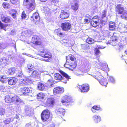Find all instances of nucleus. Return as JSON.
Here are the masks:
<instances>
[{
  "mask_svg": "<svg viewBox=\"0 0 127 127\" xmlns=\"http://www.w3.org/2000/svg\"><path fill=\"white\" fill-rule=\"evenodd\" d=\"M8 78L6 75H3L0 76V81L2 83H6L8 81Z\"/></svg>",
  "mask_w": 127,
  "mask_h": 127,
  "instance_id": "obj_30",
  "label": "nucleus"
},
{
  "mask_svg": "<svg viewBox=\"0 0 127 127\" xmlns=\"http://www.w3.org/2000/svg\"><path fill=\"white\" fill-rule=\"evenodd\" d=\"M118 42V37L113 35L110 40V43L113 46L116 45Z\"/></svg>",
  "mask_w": 127,
  "mask_h": 127,
  "instance_id": "obj_14",
  "label": "nucleus"
},
{
  "mask_svg": "<svg viewBox=\"0 0 127 127\" xmlns=\"http://www.w3.org/2000/svg\"><path fill=\"white\" fill-rule=\"evenodd\" d=\"M8 61L7 59H1L0 60V64L2 66L7 65L8 64Z\"/></svg>",
  "mask_w": 127,
  "mask_h": 127,
  "instance_id": "obj_26",
  "label": "nucleus"
},
{
  "mask_svg": "<svg viewBox=\"0 0 127 127\" xmlns=\"http://www.w3.org/2000/svg\"><path fill=\"white\" fill-rule=\"evenodd\" d=\"M70 60H68V62H72L76 61V58L74 56L71 54H69L68 56Z\"/></svg>",
  "mask_w": 127,
  "mask_h": 127,
  "instance_id": "obj_38",
  "label": "nucleus"
},
{
  "mask_svg": "<svg viewBox=\"0 0 127 127\" xmlns=\"http://www.w3.org/2000/svg\"><path fill=\"white\" fill-rule=\"evenodd\" d=\"M101 69L104 71H109L108 66L106 65H102Z\"/></svg>",
  "mask_w": 127,
  "mask_h": 127,
  "instance_id": "obj_45",
  "label": "nucleus"
},
{
  "mask_svg": "<svg viewBox=\"0 0 127 127\" xmlns=\"http://www.w3.org/2000/svg\"><path fill=\"white\" fill-rule=\"evenodd\" d=\"M34 69L35 67L34 65L29 64L27 65L26 69L27 72L29 73L32 72Z\"/></svg>",
  "mask_w": 127,
  "mask_h": 127,
  "instance_id": "obj_19",
  "label": "nucleus"
},
{
  "mask_svg": "<svg viewBox=\"0 0 127 127\" xmlns=\"http://www.w3.org/2000/svg\"><path fill=\"white\" fill-rule=\"evenodd\" d=\"M55 103L54 99L52 97L49 98H47L46 101V103L48 106H52Z\"/></svg>",
  "mask_w": 127,
  "mask_h": 127,
  "instance_id": "obj_17",
  "label": "nucleus"
},
{
  "mask_svg": "<svg viewBox=\"0 0 127 127\" xmlns=\"http://www.w3.org/2000/svg\"><path fill=\"white\" fill-rule=\"evenodd\" d=\"M71 97L68 95H65L63 96L61 99V102L62 103L68 105V104L72 102Z\"/></svg>",
  "mask_w": 127,
  "mask_h": 127,
  "instance_id": "obj_8",
  "label": "nucleus"
},
{
  "mask_svg": "<svg viewBox=\"0 0 127 127\" xmlns=\"http://www.w3.org/2000/svg\"><path fill=\"white\" fill-rule=\"evenodd\" d=\"M93 76L99 82L103 78V77L101 75V73L98 72H96L93 75Z\"/></svg>",
  "mask_w": 127,
  "mask_h": 127,
  "instance_id": "obj_22",
  "label": "nucleus"
},
{
  "mask_svg": "<svg viewBox=\"0 0 127 127\" xmlns=\"http://www.w3.org/2000/svg\"><path fill=\"white\" fill-rule=\"evenodd\" d=\"M104 48V47H102L101 46H99L98 47V48H95L94 50L95 54L96 55H98L100 53V52L99 49H101Z\"/></svg>",
  "mask_w": 127,
  "mask_h": 127,
  "instance_id": "obj_39",
  "label": "nucleus"
},
{
  "mask_svg": "<svg viewBox=\"0 0 127 127\" xmlns=\"http://www.w3.org/2000/svg\"><path fill=\"white\" fill-rule=\"evenodd\" d=\"M94 18H95L94 19V20L95 21H98V22H99L100 19L99 18V17L98 15H96L94 16L92 18V19H93Z\"/></svg>",
  "mask_w": 127,
  "mask_h": 127,
  "instance_id": "obj_54",
  "label": "nucleus"
},
{
  "mask_svg": "<svg viewBox=\"0 0 127 127\" xmlns=\"http://www.w3.org/2000/svg\"><path fill=\"white\" fill-rule=\"evenodd\" d=\"M61 27L62 30L58 28L55 30L54 32L58 36L60 37H64L66 34L62 32V30L64 32H67L70 30L71 27V22H66L61 24Z\"/></svg>",
  "mask_w": 127,
  "mask_h": 127,
  "instance_id": "obj_1",
  "label": "nucleus"
},
{
  "mask_svg": "<svg viewBox=\"0 0 127 127\" xmlns=\"http://www.w3.org/2000/svg\"><path fill=\"white\" fill-rule=\"evenodd\" d=\"M59 1V0H52L51 3L55 4L56 3H58Z\"/></svg>",
  "mask_w": 127,
  "mask_h": 127,
  "instance_id": "obj_56",
  "label": "nucleus"
},
{
  "mask_svg": "<svg viewBox=\"0 0 127 127\" xmlns=\"http://www.w3.org/2000/svg\"><path fill=\"white\" fill-rule=\"evenodd\" d=\"M55 125L53 124H52L51 125L46 127L45 126H43V127H55Z\"/></svg>",
  "mask_w": 127,
  "mask_h": 127,
  "instance_id": "obj_57",
  "label": "nucleus"
},
{
  "mask_svg": "<svg viewBox=\"0 0 127 127\" xmlns=\"http://www.w3.org/2000/svg\"><path fill=\"white\" fill-rule=\"evenodd\" d=\"M84 21L86 23H88L89 22V21L88 19H86L84 20Z\"/></svg>",
  "mask_w": 127,
  "mask_h": 127,
  "instance_id": "obj_59",
  "label": "nucleus"
},
{
  "mask_svg": "<svg viewBox=\"0 0 127 127\" xmlns=\"http://www.w3.org/2000/svg\"><path fill=\"white\" fill-rule=\"evenodd\" d=\"M12 103H16L20 101V99L19 97L16 95L12 96Z\"/></svg>",
  "mask_w": 127,
  "mask_h": 127,
  "instance_id": "obj_33",
  "label": "nucleus"
},
{
  "mask_svg": "<svg viewBox=\"0 0 127 127\" xmlns=\"http://www.w3.org/2000/svg\"><path fill=\"white\" fill-rule=\"evenodd\" d=\"M47 83L48 86H51L53 85L52 79H50L48 80L47 82Z\"/></svg>",
  "mask_w": 127,
  "mask_h": 127,
  "instance_id": "obj_51",
  "label": "nucleus"
},
{
  "mask_svg": "<svg viewBox=\"0 0 127 127\" xmlns=\"http://www.w3.org/2000/svg\"><path fill=\"white\" fill-rule=\"evenodd\" d=\"M7 86L4 87L3 86H1L0 87V90L3 92H6L7 91Z\"/></svg>",
  "mask_w": 127,
  "mask_h": 127,
  "instance_id": "obj_46",
  "label": "nucleus"
},
{
  "mask_svg": "<svg viewBox=\"0 0 127 127\" xmlns=\"http://www.w3.org/2000/svg\"><path fill=\"white\" fill-rule=\"evenodd\" d=\"M10 2L13 5H17L20 3L19 0H9Z\"/></svg>",
  "mask_w": 127,
  "mask_h": 127,
  "instance_id": "obj_43",
  "label": "nucleus"
},
{
  "mask_svg": "<svg viewBox=\"0 0 127 127\" xmlns=\"http://www.w3.org/2000/svg\"><path fill=\"white\" fill-rule=\"evenodd\" d=\"M77 66V61L70 62H68V60L66 59L65 63L64 64V66L68 68L70 70L73 71L74 69L76 68Z\"/></svg>",
  "mask_w": 127,
  "mask_h": 127,
  "instance_id": "obj_6",
  "label": "nucleus"
},
{
  "mask_svg": "<svg viewBox=\"0 0 127 127\" xmlns=\"http://www.w3.org/2000/svg\"><path fill=\"white\" fill-rule=\"evenodd\" d=\"M41 119L43 122H48L51 121L52 117L50 115L49 110L46 109L43 110L40 115Z\"/></svg>",
  "mask_w": 127,
  "mask_h": 127,
  "instance_id": "obj_3",
  "label": "nucleus"
},
{
  "mask_svg": "<svg viewBox=\"0 0 127 127\" xmlns=\"http://www.w3.org/2000/svg\"><path fill=\"white\" fill-rule=\"evenodd\" d=\"M106 10H104L102 12V17H101V18L102 19H103L106 17Z\"/></svg>",
  "mask_w": 127,
  "mask_h": 127,
  "instance_id": "obj_52",
  "label": "nucleus"
},
{
  "mask_svg": "<svg viewBox=\"0 0 127 127\" xmlns=\"http://www.w3.org/2000/svg\"><path fill=\"white\" fill-rule=\"evenodd\" d=\"M11 11L12 13H13L11 14V16L14 18L15 19L16 17V11L14 9H12L11 10Z\"/></svg>",
  "mask_w": 127,
  "mask_h": 127,
  "instance_id": "obj_44",
  "label": "nucleus"
},
{
  "mask_svg": "<svg viewBox=\"0 0 127 127\" xmlns=\"http://www.w3.org/2000/svg\"><path fill=\"white\" fill-rule=\"evenodd\" d=\"M31 42L36 46H41L42 44L41 36L40 35H34L32 37Z\"/></svg>",
  "mask_w": 127,
  "mask_h": 127,
  "instance_id": "obj_5",
  "label": "nucleus"
},
{
  "mask_svg": "<svg viewBox=\"0 0 127 127\" xmlns=\"http://www.w3.org/2000/svg\"><path fill=\"white\" fill-rule=\"evenodd\" d=\"M26 127H32L31 124L30 123H28L26 125Z\"/></svg>",
  "mask_w": 127,
  "mask_h": 127,
  "instance_id": "obj_58",
  "label": "nucleus"
},
{
  "mask_svg": "<svg viewBox=\"0 0 127 127\" xmlns=\"http://www.w3.org/2000/svg\"><path fill=\"white\" fill-rule=\"evenodd\" d=\"M103 23V21H102V22H101V23Z\"/></svg>",
  "mask_w": 127,
  "mask_h": 127,
  "instance_id": "obj_62",
  "label": "nucleus"
},
{
  "mask_svg": "<svg viewBox=\"0 0 127 127\" xmlns=\"http://www.w3.org/2000/svg\"><path fill=\"white\" fill-rule=\"evenodd\" d=\"M27 17V15L25 12L23 11L22 12L21 15V18L22 19H25Z\"/></svg>",
  "mask_w": 127,
  "mask_h": 127,
  "instance_id": "obj_49",
  "label": "nucleus"
},
{
  "mask_svg": "<svg viewBox=\"0 0 127 127\" xmlns=\"http://www.w3.org/2000/svg\"><path fill=\"white\" fill-rule=\"evenodd\" d=\"M12 96L11 95H8L6 96L5 100L6 102L11 103H12Z\"/></svg>",
  "mask_w": 127,
  "mask_h": 127,
  "instance_id": "obj_28",
  "label": "nucleus"
},
{
  "mask_svg": "<svg viewBox=\"0 0 127 127\" xmlns=\"http://www.w3.org/2000/svg\"><path fill=\"white\" fill-rule=\"evenodd\" d=\"M79 87L82 93L87 92L89 90V85L87 84H84L81 85H79Z\"/></svg>",
  "mask_w": 127,
  "mask_h": 127,
  "instance_id": "obj_10",
  "label": "nucleus"
},
{
  "mask_svg": "<svg viewBox=\"0 0 127 127\" xmlns=\"http://www.w3.org/2000/svg\"><path fill=\"white\" fill-rule=\"evenodd\" d=\"M69 13L65 12V10H64L62 11L60 15V17L63 19H67L69 17Z\"/></svg>",
  "mask_w": 127,
  "mask_h": 127,
  "instance_id": "obj_15",
  "label": "nucleus"
},
{
  "mask_svg": "<svg viewBox=\"0 0 127 127\" xmlns=\"http://www.w3.org/2000/svg\"><path fill=\"white\" fill-rule=\"evenodd\" d=\"M86 42L87 43L89 44H92L94 43L95 41L93 39L88 37L87 39Z\"/></svg>",
  "mask_w": 127,
  "mask_h": 127,
  "instance_id": "obj_37",
  "label": "nucleus"
},
{
  "mask_svg": "<svg viewBox=\"0 0 127 127\" xmlns=\"http://www.w3.org/2000/svg\"><path fill=\"white\" fill-rule=\"evenodd\" d=\"M116 24L115 22L112 21L109 22V29L110 31H115L116 30Z\"/></svg>",
  "mask_w": 127,
  "mask_h": 127,
  "instance_id": "obj_24",
  "label": "nucleus"
},
{
  "mask_svg": "<svg viewBox=\"0 0 127 127\" xmlns=\"http://www.w3.org/2000/svg\"><path fill=\"white\" fill-rule=\"evenodd\" d=\"M32 76L34 77H38L40 76V74L36 70H34L32 72Z\"/></svg>",
  "mask_w": 127,
  "mask_h": 127,
  "instance_id": "obj_32",
  "label": "nucleus"
},
{
  "mask_svg": "<svg viewBox=\"0 0 127 127\" xmlns=\"http://www.w3.org/2000/svg\"><path fill=\"white\" fill-rule=\"evenodd\" d=\"M15 70V68H10L8 69L7 73L8 74L11 75L14 73Z\"/></svg>",
  "mask_w": 127,
  "mask_h": 127,
  "instance_id": "obj_41",
  "label": "nucleus"
},
{
  "mask_svg": "<svg viewBox=\"0 0 127 127\" xmlns=\"http://www.w3.org/2000/svg\"><path fill=\"white\" fill-rule=\"evenodd\" d=\"M115 9L116 14L121 15L120 17L122 18L127 19V12H124L125 8L121 4H117Z\"/></svg>",
  "mask_w": 127,
  "mask_h": 127,
  "instance_id": "obj_2",
  "label": "nucleus"
},
{
  "mask_svg": "<svg viewBox=\"0 0 127 127\" xmlns=\"http://www.w3.org/2000/svg\"><path fill=\"white\" fill-rule=\"evenodd\" d=\"M37 99L39 100H41L44 99L45 96V95L44 93H40L37 95Z\"/></svg>",
  "mask_w": 127,
  "mask_h": 127,
  "instance_id": "obj_27",
  "label": "nucleus"
},
{
  "mask_svg": "<svg viewBox=\"0 0 127 127\" xmlns=\"http://www.w3.org/2000/svg\"><path fill=\"white\" fill-rule=\"evenodd\" d=\"M93 119L95 122L96 123H98L101 121V118L99 116L94 115L93 117Z\"/></svg>",
  "mask_w": 127,
  "mask_h": 127,
  "instance_id": "obj_35",
  "label": "nucleus"
},
{
  "mask_svg": "<svg viewBox=\"0 0 127 127\" xmlns=\"http://www.w3.org/2000/svg\"><path fill=\"white\" fill-rule=\"evenodd\" d=\"M5 113L4 110L2 109H0V114L3 115Z\"/></svg>",
  "mask_w": 127,
  "mask_h": 127,
  "instance_id": "obj_55",
  "label": "nucleus"
},
{
  "mask_svg": "<svg viewBox=\"0 0 127 127\" xmlns=\"http://www.w3.org/2000/svg\"><path fill=\"white\" fill-rule=\"evenodd\" d=\"M1 20L3 22L6 23H10L12 22L11 18L7 16H2L1 17Z\"/></svg>",
  "mask_w": 127,
  "mask_h": 127,
  "instance_id": "obj_13",
  "label": "nucleus"
},
{
  "mask_svg": "<svg viewBox=\"0 0 127 127\" xmlns=\"http://www.w3.org/2000/svg\"><path fill=\"white\" fill-rule=\"evenodd\" d=\"M46 49H43L41 51L40 55L44 58H46L45 61L48 62L52 58V55L50 52H46Z\"/></svg>",
  "mask_w": 127,
  "mask_h": 127,
  "instance_id": "obj_7",
  "label": "nucleus"
},
{
  "mask_svg": "<svg viewBox=\"0 0 127 127\" xmlns=\"http://www.w3.org/2000/svg\"><path fill=\"white\" fill-rule=\"evenodd\" d=\"M31 90L29 87H25L21 88L19 93L21 95H27L29 94Z\"/></svg>",
  "mask_w": 127,
  "mask_h": 127,
  "instance_id": "obj_9",
  "label": "nucleus"
},
{
  "mask_svg": "<svg viewBox=\"0 0 127 127\" xmlns=\"http://www.w3.org/2000/svg\"><path fill=\"white\" fill-rule=\"evenodd\" d=\"M107 32V33L109 32L108 31H107V32Z\"/></svg>",
  "mask_w": 127,
  "mask_h": 127,
  "instance_id": "obj_64",
  "label": "nucleus"
},
{
  "mask_svg": "<svg viewBox=\"0 0 127 127\" xmlns=\"http://www.w3.org/2000/svg\"><path fill=\"white\" fill-rule=\"evenodd\" d=\"M8 26V25L3 24L0 21V28L1 29H4V28H5Z\"/></svg>",
  "mask_w": 127,
  "mask_h": 127,
  "instance_id": "obj_47",
  "label": "nucleus"
},
{
  "mask_svg": "<svg viewBox=\"0 0 127 127\" xmlns=\"http://www.w3.org/2000/svg\"><path fill=\"white\" fill-rule=\"evenodd\" d=\"M11 121V118H7L4 121V123L6 124H9Z\"/></svg>",
  "mask_w": 127,
  "mask_h": 127,
  "instance_id": "obj_48",
  "label": "nucleus"
},
{
  "mask_svg": "<svg viewBox=\"0 0 127 127\" xmlns=\"http://www.w3.org/2000/svg\"><path fill=\"white\" fill-rule=\"evenodd\" d=\"M5 1H7V0H4Z\"/></svg>",
  "mask_w": 127,
  "mask_h": 127,
  "instance_id": "obj_63",
  "label": "nucleus"
},
{
  "mask_svg": "<svg viewBox=\"0 0 127 127\" xmlns=\"http://www.w3.org/2000/svg\"><path fill=\"white\" fill-rule=\"evenodd\" d=\"M54 78L55 80L59 81L63 80L64 78L62 75L59 73H56L54 74Z\"/></svg>",
  "mask_w": 127,
  "mask_h": 127,
  "instance_id": "obj_23",
  "label": "nucleus"
},
{
  "mask_svg": "<svg viewBox=\"0 0 127 127\" xmlns=\"http://www.w3.org/2000/svg\"><path fill=\"white\" fill-rule=\"evenodd\" d=\"M30 19L35 23L39 22L40 20L38 13L35 12L33 13L32 16H31Z\"/></svg>",
  "mask_w": 127,
  "mask_h": 127,
  "instance_id": "obj_11",
  "label": "nucleus"
},
{
  "mask_svg": "<svg viewBox=\"0 0 127 127\" xmlns=\"http://www.w3.org/2000/svg\"><path fill=\"white\" fill-rule=\"evenodd\" d=\"M37 87L39 90L41 91L43 90L45 88L44 84L41 82L38 83Z\"/></svg>",
  "mask_w": 127,
  "mask_h": 127,
  "instance_id": "obj_40",
  "label": "nucleus"
},
{
  "mask_svg": "<svg viewBox=\"0 0 127 127\" xmlns=\"http://www.w3.org/2000/svg\"><path fill=\"white\" fill-rule=\"evenodd\" d=\"M94 18L92 19L90 22L91 25L93 27L96 28L98 26V23L99 22L97 21H95Z\"/></svg>",
  "mask_w": 127,
  "mask_h": 127,
  "instance_id": "obj_25",
  "label": "nucleus"
},
{
  "mask_svg": "<svg viewBox=\"0 0 127 127\" xmlns=\"http://www.w3.org/2000/svg\"><path fill=\"white\" fill-rule=\"evenodd\" d=\"M57 113L64 116L65 114V110L62 108H60L57 110Z\"/></svg>",
  "mask_w": 127,
  "mask_h": 127,
  "instance_id": "obj_36",
  "label": "nucleus"
},
{
  "mask_svg": "<svg viewBox=\"0 0 127 127\" xmlns=\"http://www.w3.org/2000/svg\"><path fill=\"white\" fill-rule=\"evenodd\" d=\"M23 4L26 8L30 11L35 9V3L34 0H24Z\"/></svg>",
  "mask_w": 127,
  "mask_h": 127,
  "instance_id": "obj_4",
  "label": "nucleus"
},
{
  "mask_svg": "<svg viewBox=\"0 0 127 127\" xmlns=\"http://www.w3.org/2000/svg\"><path fill=\"white\" fill-rule=\"evenodd\" d=\"M118 29L121 32H125L127 30L125 25L122 23H120L119 24Z\"/></svg>",
  "mask_w": 127,
  "mask_h": 127,
  "instance_id": "obj_16",
  "label": "nucleus"
},
{
  "mask_svg": "<svg viewBox=\"0 0 127 127\" xmlns=\"http://www.w3.org/2000/svg\"><path fill=\"white\" fill-rule=\"evenodd\" d=\"M59 72L62 75L63 77H65L66 79V80H65L64 81H62L63 82L66 83H67V81H68L69 79H71L70 76H69L68 74L63 71L61 70H60L59 71Z\"/></svg>",
  "mask_w": 127,
  "mask_h": 127,
  "instance_id": "obj_21",
  "label": "nucleus"
},
{
  "mask_svg": "<svg viewBox=\"0 0 127 127\" xmlns=\"http://www.w3.org/2000/svg\"><path fill=\"white\" fill-rule=\"evenodd\" d=\"M64 91V88L61 87H57L54 88L53 90L54 95H56L63 93Z\"/></svg>",
  "mask_w": 127,
  "mask_h": 127,
  "instance_id": "obj_12",
  "label": "nucleus"
},
{
  "mask_svg": "<svg viewBox=\"0 0 127 127\" xmlns=\"http://www.w3.org/2000/svg\"><path fill=\"white\" fill-rule=\"evenodd\" d=\"M41 2H45L47 1V0H39Z\"/></svg>",
  "mask_w": 127,
  "mask_h": 127,
  "instance_id": "obj_60",
  "label": "nucleus"
},
{
  "mask_svg": "<svg viewBox=\"0 0 127 127\" xmlns=\"http://www.w3.org/2000/svg\"><path fill=\"white\" fill-rule=\"evenodd\" d=\"M93 109L95 110L96 111H98L99 110H101V108L99 106L97 105H95L94 106L92 107V111L94 112V111Z\"/></svg>",
  "mask_w": 127,
  "mask_h": 127,
  "instance_id": "obj_42",
  "label": "nucleus"
},
{
  "mask_svg": "<svg viewBox=\"0 0 127 127\" xmlns=\"http://www.w3.org/2000/svg\"><path fill=\"white\" fill-rule=\"evenodd\" d=\"M82 71L78 69L76 70L75 72V73L77 75L79 76L82 75Z\"/></svg>",
  "mask_w": 127,
  "mask_h": 127,
  "instance_id": "obj_53",
  "label": "nucleus"
},
{
  "mask_svg": "<svg viewBox=\"0 0 127 127\" xmlns=\"http://www.w3.org/2000/svg\"><path fill=\"white\" fill-rule=\"evenodd\" d=\"M99 82L102 85L105 86V87H106L108 83L107 80L103 77Z\"/></svg>",
  "mask_w": 127,
  "mask_h": 127,
  "instance_id": "obj_31",
  "label": "nucleus"
},
{
  "mask_svg": "<svg viewBox=\"0 0 127 127\" xmlns=\"http://www.w3.org/2000/svg\"><path fill=\"white\" fill-rule=\"evenodd\" d=\"M78 7L79 6L77 3H72V4L71 5V9L75 11H76L78 9Z\"/></svg>",
  "mask_w": 127,
  "mask_h": 127,
  "instance_id": "obj_29",
  "label": "nucleus"
},
{
  "mask_svg": "<svg viewBox=\"0 0 127 127\" xmlns=\"http://www.w3.org/2000/svg\"><path fill=\"white\" fill-rule=\"evenodd\" d=\"M29 80L27 78L20 80L19 81V86H25L28 84Z\"/></svg>",
  "mask_w": 127,
  "mask_h": 127,
  "instance_id": "obj_20",
  "label": "nucleus"
},
{
  "mask_svg": "<svg viewBox=\"0 0 127 127\" xmlns=\"http://www.w3.org/2000/svg\"><path fill=\"white\" fill-rule=\"evenodd\" d=\"M17 79L14 77H11L8 80V83L10 85H14L17 83Z\"/></svg>",
  "mask_w": 127,
  "mask_h": 127,
  "instance_id": "obj_18",
  "label": "nucleus"
},
{
  "mask_svg": "<svg viewBox=\"0 0 127 127\" xmlns=\"http://www.w3.org/2000/svg\"><path fill=\"white\" fill-rule=\"evenodd\" d=\"M125 54L127 55V50L125 51Z\"/></svg>",
  "mask_w": 127,
  "mask_h": 127,
  "instance_id": "obj_61",
  "label": "nucleus"
},
{
  "mask_svg": "<svg viewBox=\"0 0 127 127\" xmlns=\"http://www.w3.org/2000/svg\"><path fill=\"white\" fill-rule=\"evenodd\" d=\"M23 76V73L21 70H18V73H17V76L19 78H21Z\"/></svg>",
  "mask_w": 127,
  "mask_h": 127,
  "instance_id": "obj_50",
  "label": "nucleus"
},
{
  "mask_svg": "<svg viewBox=\"0 0 127 127\" xmlns=\"http://www.w3.org/2000/svg\"><path fill=\"white\" fill-rule=\"evenodd\" d=\"M2 5L3 8L6 9L10 8L11 6L9 3L7 2H3Z\"/></svg>",
  "mask_w": 127,
  "mask_h": 127,
  "instance_id": "obj_34",
  "label": "nucleus"
}]
</instances>
